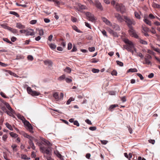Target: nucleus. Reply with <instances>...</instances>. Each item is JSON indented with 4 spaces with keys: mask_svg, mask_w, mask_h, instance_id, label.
Instances as JSON below:
<instances>
[{
    "mask_svg": "<svg viewBox=\"0 0 160 160\" xmlns=\"http://www.w3.org/2000/svg\"><path fill=\"white\" fill-rule=\"evenodd\" d=\"M115 8L117 11H120L122 13L125 12L126 11L125 7L121 3H117L115 6Z\"/></svg>",
    "mask_w": 160,
    "mask_h": 160,
    "instance_id": "4",
    "label": "nucleus"
},
{
    "mask_svg": "<svg viewBox=\"0 0 160 160\" xmlns=\"http://www.w3.org/2000/svg\"><path fill=\"white\" fill-rule=\"evenodd\" d=\"M17 146L15 144L12 145L11 147L12 148L13 150L15 151H17V149H16V147Z\"/></svg>",
    "mask_w": 160,
    "mask_h": 160,
    "instance_id": "44",
    "label": "nucleus"
},
{
    "mask_svg": "<svg viewBox=\"0 0 160 160\" xmlns=\"http://www.w3.org/2000/svg\"><path fill=\"white\" fill-rule=\"evenodd\" d=\"M128 32L130 35L132 37H134L136 38H138V36L136 33L135 30L133 29V27L129 28Z\"/></svg>",
    "mask_w": 160,
    "mask_h": 160,
    "instance_id": "5",
    "label": "nucleus"
},
{
    "mask_svg": "<svg viewBox=\"0 0 160 160\" xmlns=\"http://www.w3.org/2000/svg\"><path fill=\"white\" fill-rule=\"evenodd\" d=\"M72 48V44L71 42H69L68 44V49L70 50Z\"/></svg>",
    "mask_w": 160,
    "mask_h": 160,
    "instance_id": "51",
    "label": "nucleus"
},
{
    "mask_svg": "<svg viewBox=\"0 0 160 160\" xmlns=\"http://www.w3.org/2000/svg\"><path fill=\"white\" fill-rule=\"evenodd\" d=\"M48 43L51 49H54L56 48V45L52 43H49L48 42Z\"/></svg>",
    "mask_w": 160,
    "mask_h": 160,
    "instance_id": "17",
    "label": "nucleus"
},
{
    "mask_svg": "<svg viewBox=\"0 0 160 160\" xmlns=\"http://www.w3.org/2000/svg\"><path fill=\"white\" fill-rule=\"evenodd\" d=\"M28 92L30 94H31L33 91L32 90L31 88L30 87H28L27 89Z\"/></svg>",
    "mask_w": 160,
    "mask_h": 160,
    "instance_id": "31",
    "label": "nucleus"
},
{
    "mask_svg": "<svg viewBox=\"0 0 160 160\" xmlns=\"http://www.w3.org/2000/svg\"><path fill=\"white\" fill-rule=\"evenodd\" d=\"M137 74L138 77H139L141 80H142L144 78L143 77L142 75L139 73H137Z\"/></svg>",
    "mask_w": 160,
    "mask_h": 160,
    "instance_id": "60",
    "label": "nucleus"
},
{
    "mask_svg": "<svg viewBox=\"0 0 160 160\" xmlns=\"http://www.w3.org/2000/svg\"><path fill=\"white\" fill-rule=\"evenodd\" d=\"M10 135L12 137L17 138L18 135L17 134L13 133V132H11L10 133Z\"/></svg>",
    "mask_w": 160,
    "mask_h": 160,
    "instance_id": "37",
    "label": "nucleus"
},
{
    "mask_svg": "<svg viewBox=\"0 0 160 160\" xmlns=\"http://www.w3.org/2000/svg\"><path fill=\"white\" fill-rule=\"evenodd\" d=\"M138 70L135 68L129 69L128 71V72H137Z\"/></svg>",
    "mask_w": 160,
    "mask_h": 160,
    "instance_id": "28",
    "label": "nucleus"
},
{
    "mask_svg": "<svg viewBox=\"0 0 160 160\" xmlns=\"http://www.w3.org/2000/svg\"><path fill=\"white\" fill-rule=\"evenodd\" d=\"M28 58L29 60L32 61L33 59V58L32 55H29L28 57Z\"/></svg>",
    "mask_w": 160,
    "mask_h": 160,
    "instance_id": "61",
    "label": "nucleus"
},
{
    "mask_svg": "<svg viewBox=\"0 0 160 160\" xmlns=\"http://www.w3.org/2000/svg\"><path fill=\"white\" fill-rule=\"evenodd\" d=\"M60 1L59 0H52V1H53L55 2V4L56 5H58L60 4Z\"/></svg>",
    "mask_w": 160,
    "mask_h": 160,
    "instance_id": "47",
    "label": "nucleus"
},
{
    "mask_svg": "<svg viewBox=\"0 0 160 160\" xmlns=\"http://www.w3.org/2000/svg\"><path fill=\"white\" fill-rule=\"evenodd\" d=\"M111 74L112 75L117 76V72L116 70H113L111 73Z\"/></svg>",
    "mask_w": 160,
    "mask_h": 160,
    "instance_id": "48",
    "label": "nucleus"
},
{
    "mask_svg": "<svg viewBox=\"0 0 160 160\" xmlns=\"http://www.w3.org/2000/svg\"><path fill=\"white\" fill-rule=\"evenodd\" d=\"M145 62L143 63V64H146L148 65H150L151 64V62L150 61L149 59L144 58Z\"/></svg>",
    "mask_w": 160,
    "mask_h": 160,
    "instance_id": "26",
    "label": "nucleus"
},
{
    "mask_svg": "<svg viewBox=\"0 0 160 160\" xmlns=\"http://www.w3.org/2000/svg\"><path fill=\"white\" fill-rule=\"evenodd\" d=\"M40 93L35 91H33L31 95L32 96H38L40 95Z\"/></svg>",
    "mask_w": 160,
    "mask_h": 160,
    "instance_id": "19",
    "label": "nucleus"
},
{
    "mask_svg": "<svg viewBox=\"0 0 160 160\" xmlns=\"http://www.w3.org/2000/svg\"><path fill=\"white\" fill-rule=\"evenodd\" d=\"M5 125L6 126V127L8 128L9 130H13V128L10 124H9L8 122H6L5 124Z\"/></svg>",
    "mask_w": 160,
    "mask_h": 160,
    "instance_id": "27",
    "label": "nucleus"
},
{
    "mask_svg": "<svg viewBox=\"0 0 160 160\" xmlns=\"http://www.w3.org/2000/svg\"><path fill=\"white\" fill-rule=\"evenodd\" d=\"M137 56L140 57L141 58H143V55L141 52H137Z\"/></svg>",
    "mask_w": 160,
    "mask_h": 160,
    "instance_id": "49",
    "label": "nucleus"
},
{
    "mask_svg": "<svg viewBox=\"0 0 160 160\" xmlns=\"http://www.w3.org/2000/svg\"><path fill=\"white\" fill-rule=\"evenodd\" d=\"M74 100H75L74 98H70L67 101L66 104L67 105H68L70 104L71 102L72 101H73Z\"/></svg>",
    "mask_w": 160,
    "mask_h": 160,
    "instance_id": "32",
    "label": "nucleus"
},
{
    "mask_svg": "<svg viewBox=\"0 0 160 160\" xmlns=\"http://www.w3.org/2000/svg\"><path fill=\"white\" fill-rule=\"evenodd\" d=\"M34 138L32 137V138H30L29 139V140L28 142L30 144V146L33 145L34 144L33 142V140Z\"/></svg>",
    "mask_w": 160,
    "mask_h": 160,
    "instance_id": "36",
    "label": "nucleus"
},
{
    "mask_svg": "<svg viewBox=\"0 0 160 160\" xmlns=\"http://www.w3.org/2000/svg\"><path fill=\"white\" fill-rule=\"evenodd\" d=\"M86 16L87 17V19L89 21L90 20V14L89 12H87L86 13Z\"/></svg>",
    "mask_w": 160,
    "mask_h": 160,
    "instance_id": "54",
    "label": "nucleus"
},
{
    "mask_svg": "<svg viewBox=\"0 0 160 160\" xmlns=\"http://www.w3.org/2000/svg\"><path fill=\"white\" fill-rule=\"evenodd\" d=\"M118 106V105L116 104L111 105L109 107L108 109L110 111H112V109H114Z\"/></svg>",
    "mask_w": 160,
    "mask_h": 160,
    "instance_id": "24",
    "label": "nucleus"
},
{
    "mask_svg": "<svg viewBox=\"0 0 160 160\" xmlns=\"http://www.w3.org/2000/svg\"><path fill=\"white\" fill-rule=\"evenodd\" d=\"M75 6L74 7V8L81 12H82L83 10L87 9V7L86 6L82 5L79 3H75Z\"/></svg>",
    "mask_w": 160,
    "mask_h": 160,
    "instance_id": "3",
    "label": "nucleus"
},
{
    "mask_svg": "<svg viewBox=\"0 0 160 160\" xmlns=\"http://www.w3.org/2000/svg\"><path fill=\"white\" fill-rule=\"evenodd\" d=\"M16 27L19 29H23L25 28L24 26L20 23H17L16 24Z\"/></svg>",
    "mask_w": 160,
    "mask_h": 160,
    "instance_id": "16",
    "label": "nucleus"
},
{
    "mask_svg": "<svg viewBox=\"0 0 160 160\" xmlns=\"http://www.w3.org/2000/svg\"><path fill=\"white\" fill-rule=\"evenodd\" d=\"M35 33L33 31V30L32 29H30L29 30H26V36H33L35 35Z\"/></svg>",
    "mask_w": 160,
    "mask_h": 160,
    "instance_id": "9",
    "label": "nucleus"
},
{
    "mask_svg": "<svg viewBox=\"0 0 160 160\" xmlns=\"http://www.w3.org/2000/svg\"><path fill=\"white\" fill-rule=\"evenodd\" d=\"M124 42L127 44L126 45L123 46L124 48L127 49V50H128V49H132L134 48V45L132 42L129 41L128 39H125L124 40Z\"/></svg>",
    "mask_w": 160,
    "mask_h": 160,
    "instance_id": "2",
    "label": "nucleus"
},
{
    "mask_svg": "<svg viewBox=\"0 0 160 160\" xmlns=\"http://www.w3.org/2000/svg\"><path fill=\"white\" fill-rule=\"evenodd\" d=\"M98 61V59L96 58H93L91 59V62L92 63H96Z\"/></svg>",
    "mask_w": 160,
    "mask_h": 160,
    "instance_id": "33",
    "label": "nucleus"
},
{
    "mask_svg": "<svg viewBox=\"0 0 160 160\" xmlns=\"http://www.w3.org/2000/svg\"><path fill=\"white\" fill-rule=\"evenodd\" d=\"M73 28L74 30H75V31H76L77 32H81L78 29V28L76 26H74L73 27Z\"/></svg>",
    "mask_w": 160,
    "mask_h": 160,
    "instance_id": "45",
    "label": "nucleus"
},
{
    "mask_svg": "<svg viewBox=\"0 0 160 160\" xmlns=\"http://www.w3.org/2000/svg\"><path fill=\"white\" fill-rule=\"evenodd\" d=\"M148 142L152 143V144H154L155 143V141L153 139H149L148 140Z\"/></svg>",
    "mask_w": 160,
    "mask_h": 160,
    "instance_id": "59",
    "label": "nucleus"
},
{
    "mask_svg": "<svg viewBox=\"0 0 160 160\" xmlns=\"http://www.w3.org/2000/svg\"><path fill=\"white\" fill-rule=\"evenodd\" d=\"M9 13L11 14H12V15H13L15 16H16L17 17H19V15L18 14V13L17 12H15L10 11V12Z\"/></svg>",
    "mask_w": 160,
    "mask_h": 160,
    "instance_id": "29",
    "label": "nucleus"
},
{
    "mask_svg": "<svg viewBox=\"0 0 160 160\" xmlns=\"http://www.w3.org/2000/svg\"><path fill=\"white\" fill-rule=\"evenodd\" d=\"M8 73L11 75L15 77H17L18 76L14 73L12 72L11 71H8Z\"/></svg>",
    "mask_w": 160,
    "mask_h": 160,
    "instance_id": "46",
    "label": "nucleus"
},
{
    "mask_svg": "<svg viewBox=\"0 0 160 160\" xmlns=\"http://www.w3.org/2000/svg\"><path fill=\"white\" fill-rule=\"evenodd\" d=\"M73 123H74V125H75L77 126L78 127L79 126V123H78V121H77V120L75 121Z\"/></svg>",
    "mask_w": 160,
    "mask_h": 160,
    "instance_id": "64",
    "label": "nucleus"
},
{
    "mask_svg": "<svg viewBox=\"0 0 160 160\" xmlns=\"http://www.w3.org/2000/svg\"><path fill=\"white\" fill-rule=\"evenodd\" d=\"M7 114H8V115H9V116H11L12 115V113H13V110L12 109V111H6V112Z\"/></svg>",
    "mask_w": 160,
    "mask_h": 160,
    "instance_id": "56",
    "label": "nucleus"
},
{
    "mask_svg": "<svg viewBox=\"0 0 160 160\" xmlns=\"http://www.w3.org/2000/svg\"><path fill=\"white\" fill-rule=\"evenodd\" d=\"M139 42L140 43H142L143 44H147V42L143 40L140 39L139 40Z\"/></svg>",
    "mask_w": 160,
    "mask_h": 160,
    "instance_id": "55",
    "label": "nucleus"
},
{
    "mask_svg": "<svg viewBox=\"0 0 160 160\" xmlns=\"http://www.w3.org/2000/svg\"><path fill=\"white\" fill-rule=\"evenodd\" d=\"M151 58V56L150 55L147 54L145 56L144 58H146V59H150Z\"/></svg>",
    "mask_w": 160,
    "mask_h": 160,
    "instance_id": "62",
    "label": "nucleus"
},
{
    "mask_svg": "<svg viewBox=\"0 0 160 160\" xmlns=\"http://www.w3.org/2000/svg\"><path fill=\"white\" fill-rule=\"evenodd\" d=\"M65 80L66 82L67 83H71L72 81V79H71L68 78H66L65 79Z\"/></svg>",
    "mask_w": 160,
    "mask_h": 160,
    "instance_id": "53",
    "label": "nucleus"
},
{
    "mask_svg": "<svg viewBox=\"0 0 160 160\" xmlns=\"http://www.w3.org/2000/svg\"><path fill=\"white\" fill-rule=\"evenodd\" d=\"M23 135L24 137L30 139V138H32V137H31L27 133H24Z\"/></svg>",
    "mask_w": 160,
    "mask_h": 160,
    "instance_id": "30",
    "label": "nucleus"
},
{
    "mask_svg": "<svg viewBox=\"0 0 160 160\" xmlns=\"http://www.w3.org/2000/svg\"><path fill=\"white\" fill-rule=\"evenodd\" d=\"M152 7L154 8H160V5L155 3H153L152 4Z\"/></svg>",
    "mask_w": 160,
    "mask_h": 160,
    "instance_id": "21",
    "label": "nucleus"
},
{
    "mask_svg": "<svg viewBox=\"0 0 160 160\" xmlns=\"http://www.w3.org/2000/svg\"><path fill=\"white\" fill-rule=\"evenodd\" d=\"M44 64L46 65H48L49 66H51L52 65V62L50 60H46L44 61Z\"/></svg>",
    "mask_w": 160,
    "mask_h": 160,
    "instance_id": "15",
    "label": "nucleus"
},
{
    "mask_svg": "<svg viewBox=\"0 0 160 160\" xmlns=\"http://www.w3.org/2000/svg\"><path fill=\"white\" fill-rule=\"evenodd\" d=\"M133 155L132 153H129V158L128 159L129 160H133Z\"/></svg>",
    "mask_w": 160,
    "mask_h": 160,
    "instance_id": "40",
    "label": "nucleus"
},
{
    "mask_svg": "<svg viewBox=\"0 0 160 160\" xmlns=\"http://www.w3.org/2000/svg\"><path fill=\"white\" fill-rule=\"evenodd\" d=\"M126 23L127 25L128 28L132 27V25H134L136 22L132 18H130L126 16H124V21Z\"/></svg>",
    "mask_w": 160,
    "mask_h": 160,
    "instance_id": "1",
    "label": "nucleus"
},
{
    "mask_svg": "<svg viewBox=\"0 0 160 160\" xmlns=\"http://www.w3.org/2000/svg\"><path fill=\"white\" fill-rule=\"evenodd\" d=\"M114 16L119 22H122L124 21V16H122L120 14L117 13H114Z\"/></svg>",
    "mask_w": 160,
    "mask_h": 160,
    "instance_id": "7",
    "label": "nucleus"
},
{
    "mask_svg": "<svg viewBox=\"0 0 160 160\" xmlns=\"http://www.w3.org/2000/svg\"><path fill=\"white\" fill-rule=\"evenodd\" d=\"M134 14L135 17L138 19H140L141 17L139 13L137 12H134Z\"/></svg>",
    "mask_w": 160,
    "mask_h": 160,
    "instance_id": "20",
    "label": "nucleus"
},
{
    "mask_svg": "<svg viewBox=\"0 0 160 160\" xmlns=\"http://www.w3.org/2000/svg\"><path fill=\"white\" fill-rule=\"evenodd\" d=\"M92 71L93 73H98L99 72V70L97 69L93 68L92 70Z\"/></svg>",
    "mask_w": 160,
    "mask_h": 160,
    "instance_id": "41",
    "label": "nucleus"
},
{
    "mask_svg": "<svg viewBox=\"0 0 160 160\" xmlns=\"http://www.w3.org/2000/svg\"><path fill=\"white\" fill-rule=\"evenodd\" d=\"M102 19L103 21L107 25L110 26L111 25V22L106 18L104 17H102Z\"/></svg>",
    "mask_w": 160,
    "mask_h": 160,
    "instance_id": "13",
    "label": "nucleus"
},
{
    "mask_svg": "<svg viewBox=\"0 0 160 160\" xmlns=\"http://www.w3.org/2000/svg\"><path fill=\"white\" fill-rule=\"evenodd\" d=\"M1 26H2V28H4L7 29H9V27L8 26H6V25H5V24H2V25H1Z\"/></svg>",
    "mask_w": 160,
    "mask_h": 160,
    "instance_id": "63",
    "label": "nucleus"
},
{
    "mask_svg": "<svg viewBox=\"0 0 160 160\" xmlns=\"http://www.w3.org/2000/svg\"><path fill=\"white\" fill-rule=\"evenodd\" d=\"M21 158L24 159H28V158H27L26 155L25 154H22L21 157Z\"/></svg>",
    "mask_w": 160,
    "mask_h": 160,
    "instance_id": "52",
    "label": "nucleus"
},
{
    "mask_svg": "<svg viewBox=\"0 0 160 160\" xmlns=\"http://www.w3.org/2000/svg\"><path fill=\"white\" fill-rule=\"evenodd\" d=\"M53 97H54L55 99L57 101H58L59 99V97L57 92H56L54 93L53 94Z\"/></svg>",
    "mask_w": 160,
    "mask_h": 160,
    "instance_id": "23",
    "label": "nucleus"
},
{
    "mask_svg": "<svg viewBox=\"0 0 160 160\" xmlns=\"http://www.w3.org/2000/svg\"><path fill=\"white\" fill-rule=\"evenodd\" d=\"M23 122L25 125L28 128L29 131L32 133H33V128L31 124L29 123V122L26 120L25 119H24V121H23Z\"/></svg>",
    "mask_w": 160,
    "mask_h": 160,
    "instance_id": "6",
    "label": "nucleus"
},
{
    "mask_svg": "<svg viewBox=\"0 0 160 160\" xmlns=\"http://www.w3.org/2000/svg\"><path fill=\"white\" fill-rule=\"evenodd\" d=\"M116 62L117 64L120 66L122 67L123 66V63L122 62H120L119 61H117Z\"/></svg>",
    "mask_w": 160,
    "mask_h": 160,
    "instance_id": "42",
    "label": "nucleus"
},
{
    "mask_svg": "<svg viewBox=\"0 0 160 160\" xmlns=\"http://www.w3.org/2000/svg\"><path fill=\"white\" fill-rule=\"evenodd\" d=\"M64 71L68 73H70L71 71V69L69 67H67L65 69Z\"/></svg>",
    "mask_w": 160,
    "mask_h": 160,
    "instance_id": "34",
    "label": "nucleus"
},
{
    "mask_svg": "<svg viewBox=\"0 0 160 160\" xmlns=\"http://www.w3.org/2000/svg\"><path fill=\"white\" fill-rule=\"evenodd\" d=\"M8 30L11 31L14 34H17L18 32V31L16 29H15L9 27V29H8Z\"/></svg>",
    "mask_w": 160,
    "mask_h": 160,
    "instance_id": "18",
    "label": "nucleus"
},
{
    "mask_svg": "<svg viewBox=\"0 0 160 160\" xmlns=\"http://www.w3.org/2000/svg\"><path fill=\"white\" fill-rule=\"evenodd\" d=\"M40 149L41 151L43 153L48 154L50 152V151L48 149H46L44 147H40Z\"/></svg>",
    "mask_w": 160,
    "mask_h": 160,
    "instance_id": "10",
    "label": "nucleus"
},
{
    "mask_svg": "<svg viewBox=\"0 0 160 160\" xmlns=\"http://www.w3.org/2000/svg\"><path fill=\"white\" fill-rule=\"evenodd\" d=\"M39 32V34L40 36H42L44 34V32L43 31L42 29H39L38 30Z\"/></svg>",
    "mask_w": 160,
    "mask_h": 160,
    "instance_id": "43",
    "label": "nucleus"
},
{
    "mask_svg": "<svg viewBox=\"0 0 160 160\" xmlns=\"http://www.w3.org/2000/svg\"><path fill=\"white\" fill-rule=\"evenodd\" d=\"M101 31V32L103 34L104 36L108 37V36L106 32L104 29H102V30H100Z\"/></svg>",
    "mask_w": 160,
    "mask_h": 160,
    "instance_id": "35",
    "label": "nucleus"
},
{
    "mask_svg": "<svg viewBox=\"0 0 160 160\" xmlns=\"http://www.w3.org/2000/svg\"><path fill=\"white\" fill-rule=\"evenodd\" d=\"M5 105L6 106L7 108L10 111H12V109L10 107L9 104L8 103V102H5L4 103Z\"/></svg>",
    "mask_w": 160,
    "mask_h": 160,
    "instance_id": "22",
    "label": "nucleus"
},
{
    "mask_svg": "<svg viewBox=\"0 0 160 160\" xmlns=\"http://www.w3.org/2000/svg\"><path fill=\"white\" fill-rule=\"evenodd\" d=\"M143 20L144 22L147 24H148L149 26L151 25V22L147 18H145Z\"/></svg>",
    "mask_w": 160,
    "mask_h": 160,
    "instance_id": "25",
    "label": "nucleus"
},
{
    "mask_svg": "<svg viewBox=\"0 0 160 160\" xmlns=\"http://www.w3.org/2000/svg\"><path fill=\"white\" fill-rule=\"evenodd\" d=\"M57 156L60 159H62V156L59 153V152H55Z\"/></svg>",
    "mask_w": 160,
    "mask_h": 160,
    "instance_id": "39",
    "label": "nucleus"
},
{
    "mask_svg": "<svg viewBox=\"0 0 160 160\" xmlns=\"http://www.w3.org/2000/svg\"><path fill=\"white\" fill-rule=\"evenodd\" d=\"M110 26H111L112 28L115 30L120 31L121 29L119 26L116 24H111V25Z\"/></svg>",
    "mask_w": 160,
    "mask_h": 160,
    "instance_id": "11",
    "label": "nucleus"
},
{
    "mask_svg": "<svg viewBox=\"0 0 160 160\" xmlns=\"http://www.w3.org/2000/svg\"><path fill=\"white\" fill-rule=\"evenodd\" d=\"M97 20V18L95 17L93 15L91 14V22L95 23Z\"/></svg>",
    "mask_w": 160,
    "mask_h": 160,
    "instance_id": "14",
    "label": "nucleus"
},
{
    "mask_svg": "<svg viewBox=\"0 0 160 160\" xmlns=\"http://www.w3.org/2000/svg\"><path fill=\"white\" fill-rule=\"evenodd\" d=\"M121 100L123 102H125L126 101V97L125 96H123L121 98Z\"/></svg>",
    "mask_w": 160,
    "mask_h": 160,
    "instance_id": "58",
    "label": "nucleus"
},
{
    "mask_svg": "<svg viewBox=\"0 0 160 160\" xmlns=\"http://www.w3.org/2000/svg\"><path fill=\"white\" fill-rule=\"evenodd\" d=\"M65 78V75H62L60 77L58 78V80L59 81H61L64 80Z\"/></svg>",
    "mask_w": 160,
    "mask_h": 160,
    "instance_id": "38",
    "label": "nucleus"
},
{
    "mask_svg": "<svg viewBox=\"0 0 160 160\" xmlns=\"http://www.w3.org/2000/svg\"><path fill=\"white\" fill-rule=\"evenodd\" d=\"M42 140V143L43 144L45 145H47L48 146H50L52 145V144L48 141L42 138H40Z\"/></svg>",
    "mask_w": 160,
    "mask_h": 160,
    "instance_id": "12",
    "label": "nucleus"
},
{
    "mask_svg": "<svg viewBox=\"0 0 160 160\" xmlns=\"http://www.w3.org/2000/svg\"><path fill=\"white\" fill-rule=\"evenodd\" d=\"M7 138H8V136L6 134H4V135H3V136L2 137V139L4 141H6Z\"/></svg>",
    "mask_w": 160,
    "mask_h": 160,
    "instance_id": "50",
    "label": "nucleus"
},
{
    "mask_svg": "<svg viewBox=\"0 0 160 160\" xmlns=\"http://www.w3.org/2000/svg\"><path fill=\"white\" fill-rule=\"evenodd\" d=\"M94 4L96 8L99 10L100 11H102L103 10V7L101 3L98 0H95L94 1Z\"/></svg>",
    "mask_w": 160,
    "mask_h": 160,
    "instance_id": "8",
    "label": "nucleus"
},
{
    "mask_svg": "<svg viewBox=\"0 0 160 160\" xmlns=\"http://www.w3.org/2000/svg\"><path fill=\"white\" fill-rule=\"evenodd\" d=\"M100 142L102 144H104V145L106 144L108 142V141L105 140H101Z\"/></svg>",
    "mask_w": 160,
    "mask_h": 160,
    "instance_id": "57",
    "label": "nucleus"
}]
</instances>
